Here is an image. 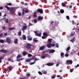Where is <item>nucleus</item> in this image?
<instances>
[{
    "label": "nucleus",
    "mask_w": 79,
    "mask_h": 79,
    "mask_svg": "<svg viewBox=\"0 0 79 79\" xmlns=\"http://www.w3.org/2000/svg\"><path fill=\"white\" fill-rule=\"evenodd\" d=\"M21 4H22V5H24V2H21Z\"/></svg>",
    "instance_id": "0e129e2a"
},
{
    "label": "nucleus",
    "mask_w": 79,
    "mask_h": 79,
    "mask_svg": "<svg viewBox=\"0 0 79 79\" xmlns=\"http://www.w3.org/2000/svg\"><path fill=\"white\" fill-rule=\"evenodd\" d=\"M42 72L43 74H47V72L45 71L44 70H42Z\"/></svg>",
    "instance_id": "b1692460"
},
{
    "label": "nucleus",
    "mask_w": 79,
    "mask_h": 79,
    "mask_svg": "<svg viewBox=\"0 0 79 79\" xmlns=\"http://www.w3.org/2000/svg\"><path fill=\"white\" fill-rule=\"evenodd\" d=\"M33 21L34 23H37V20L36 19H34L33 20Z\"/></svg>",
    "instance_id": "f704fd0d"
},
{
    "label": "nucleus",
    "mask_w": 79,
    "mask_h": 79,
    "mask_svg": "<svg viewBox=\"0 0 79 79\" xmlns=\"http://www.w3.org/2000/svg\"><path fill=\"white\" fill-rule=\"evenodd\" d=\"M7 35H8V33H5L4 34V36H7Z\"/></svg>",
    "instance_id": "09e8293b"
},
{
    "label": "nucleus",
    "mask_w": 79,
    "mask_h": 79,
    "mask_svg": "<svg viewBox=\"0 0 79 79\" xmlns=\"http://www.w3.org/2000/svg\"><path fill=\"white\" fill-rule=\"evenodd\" d=\"M46 65H47V66H50V63H47Z\"/></svg>",
    "instance_id": "680f3d73"
},
{
    "label": "nucleus",
    "mask_w": 79,
    "mask_h": 79,
    "mask_svg": "<svg viewBox=\"0 0 79 79\" xmlns=\"http://www.w3.org/2000/svg\"><path fill=\"white\" fill-rule=\"evenodd\" d=\"M22 39L23 40H26V35H23L22 36Z\"/></svg>",
    "instance_id": "a211bd4d"
},
{
    "label": "nucleus",
    "mask_w": 79,
    "mask_h": 79,
    "mask_svg": "<svg viewBox=\"0 0 79 79\" xmlns=\"http://www.w3.org/2000/svg\"><path fill=\"white\" fill-rule=\"evenodd\" d=\"M54 64V63H50V66H53Z\"/></svg>",
    "instance_id": "ea45409f"
},
{
    "label": "nucleus",
    "mask_w": 79,
    "mask_h": 79,
    "mask_svg": "<svg viewBox=\"0 0 79 79\" xmlns=\"http://www.w3.org/2000/svg\"><path fill=\"white\" fill-rule=\"evenodd\" d=\"M60 12L61 13H64V11L63 9H61L60 10Z\"/></svg>",
    "instance_id": "cd10ccee"
},
{
    "label": "nucleus",
    "mask_w": 79,
    "mask_h": 79,
    "mask_svg": "<svg viewBox=\"0 0 79 79\" xmlns=\"http://www.w3.org/2000/svg\"><path fill=\"white\" fill-rule=\"evenodd\" d=\"M55 45H56V48H58L59 47V46H58V43H56L55 44Z\"/></svg>",
    "instance_id": "c756f323"
},
{
    "label": "nucleus",
    "mask_w": 79,
    "mask_h": 79,
    "mask_svg": "<svg viewBox=\"0 0 79 79\" xmlns=\"http://www.w3.org/2000/svg\"><path fill=\"white\" fill-rule=\"evenodd\" d=\"M27 40H29V41H31L32 40V37H30V36H28L27 37Z\"/></svg>",
    "instance_id": "f8f14e48"
},
{
    "label": "nucleus",
    "mask_w": 79,
    "mask_h": 79,
    "mask_svg": "<svg viewBox=\"0 0 79 79\" xmlns=\"http://www.w3.org/2000/svg\"><path fill=\"white\" fill-rule=\"evenodd\" d=\"M66 18L68 20H69V16H66Z\"/></svg>",
    "instance_id": "79ce46f5"
},
{
    "label": "nucleus",
    "mask_w": 79,
    "mask_h": 79,
    "mask_svg": "<svg viewBox=\"0 0 79 79\" xmlns=\"http://www.w3.org/2000/svg\"><path fill=\"white\" fill-rule=\"evenodd\" d=\"M4 21L6 23H8V19H5Z\"/></svg>",
    "instance_id": "393cba45"
},
{
    "label": "nucleus",
    "mask_w": 79,
    "mask_h": 79,
    "mask_svg": "<svg viewBox=\"0 0 79 79\" xmlns=\"http://www.w3.org/2000/svg\"><path fill=\"white\" fill-rule=\"evenodd\" d=\"M4 46V45H1V48H3V47Z\"/></svg>",
    "instance_id": "052dcab7"
},
{
    "label": "nucleus",
    "mask_w": 79,
    "mask_h": 79,
    "mask_svg": "<svg viewBox=\"0 0 79 79\" xmlns=\"http://www.w3.org/2000/svg\"><path fill=\"white\" fill-rule=\"evenodd\" d=\"M2 36H3V33H1L0 34V37Z\"/></svg>",
    "instance_id": "338daca9"
},
{
    "label": "nucleus",
    "mask_w": 79,
    "mask_h": 79,
    "mask_svg": "<svg viewBox=\"0 0 79 79\" xmlns=\"http://www.w3.org/2000/svg\"><path fill=\"white\" fill-rule=\"evenodd\" d=\"M15 27H11L9 28V30L10 31H12V30H15Z\"/></svg>",
    "instance_id": "f3484780"
},
{
    "label": "nucleus",
    "mask_w": 79,
    "mask_h": 79,
    "mask_svg": "<svg viewBox=\"0 0 79 79\" xmlns=\"http://www.w3.org/2000/svg\"><path fill=\"white\" fill-rule=\"evenodd\" d=\"M11 68H12V66L9 67H8L9 70V71H11V70H12Z\"/></svg>",
    "instance_id": "72a5a7b5"
},
{
    "label": "nucleus",
    "mask_w": 79,
    "mask_h": 79,
    "mask_svg": "<svg viewBox=\"0 0 79 79\" xmlns=\"http://www.w3.org/2000/svg\"><path fill=\"white\" fill-rule=\"evenodd\" d=\"M65 56L66 57H68V56H69V54H68L67 53H66L65 55Z\"/></svg>",
    "instance_id": "c9c22d12"
},
{
    "label": "nucleus",
    "mask_w": 79,
    "mask_h": 79,
    "mask_svg": "<svg viewBox=\"0 0 79 79\" xmlns=\"http://www.w3.org/2000/svg\"><path fill=\"white\" fill-rule=\"evenodd\" d=\"M18 34H19V35L20 36H21V31H19L18 32Z\"/></svg>",
    "instance_id": "7c9ffc66"
},
{
    "label": "nucleus",
    "mask_w": 79,
    "mask_h": 79,
    "mask_svg": "<svg viewBox=\"0 0 79 79\" xmlns=\"http://www.w3.org/2000/svg\"><path fill=\"white\" fill-rule=\"evenodd\" d=\"M29 26H32V24L31 23H29Z\"/></svg>",
    "instance_id": "603ef678"
},
{
    "label": "nucleus",
    "mask_w": 79,
    "mask_h": 79,
    "mask_svg": "<svg viewBox=\"0 0 79 79\" xmlns=\"http://www.w3.org/2000/svg\"><path fill=\"white\" fill-rule=\"evenodd\" d=\"M6 42L8 44H10L11 42V40L9 37H6Z\"/></svg>",
    "instance_id": "7ed1b4c3"
},
{
    "label": "nucleus",
    "mask_w": 79,
    "mask_h": 79,
    "mask_svg": "<svg viewBox=\"0 0 79 79\" xmlns=\"http://www.w3.org/2000/svg\"><path fill=\"white\" fill-rule=\"evenodd\" d=\"M3 58V57H0V63H2V60Z\"/></svg>",
    "instance_id": "473e14b6"
},
{
    "label": "nucleus",
    "mask_w": 79,
    "mask_h": 79,
    "mask_svg": "<svg viewBox=\"0 0 79 79\" xmlns=\"http://www.w3.org/2000/svg\"><path fill=\"white\" fill-rule=\"evenodd\" d=\"M46 52H48V53H50V49H47L46 50Z\"/></svg>",
    "instance_id": "e433bc0d"
},
{
    "label": "nucleus",
    "mask_w": 79,
    "mask_h": 79,
    "mask_svg": "<svg viewBox=\"0 0 79 79\" xmlns=\"http://www.w3.org/2000/svg\"><path fill=\"white\" fill-rule=\"evenodd\" d=\"M74 34H75L74 33L72 34L71 35H70V37L74 36Z\"/></svg>",
    "instance_id": "58836bf2"
},
{
    "label": "nucleus",
    "mask_w": 79,
    "mask_h": 79,
    "mask_svg": "<svg viewBox=\"0 0 79 79\" xmlns=\"http://www.w3.org/2000/svg\"><path fill=\"white\" fill-rule=\"evenodd\" d=\"M55 52V50L54 49H51L50 50V53H53Z\"/></svg>",
    "instance_id": "2eb2a0df"
},
{
    "label": "nucleus",
    "mask_w": 79,
    "mask_h": 79,
    "mask_svg": "<svg viewBox=\"0 0 79 79\" xmlns=\"http://www.w3.org/2000/svg\"><path fill=\"white\" fill-rule=\"evenodd\" d=\"M2 28L3 30H5V29L6 27L5 26H3L2 27Z\"/></svg>",
    "instance_id": "4d7b16f0"
},
{
    "label": "nucleus",
    "mask_w": 79,
    "mask_h": 79,
    "mask_svg": "<svg viewBox=\"0 0 79 79\" xmlns=\"http://www.w3.org/2000/svg\"><path fill=\"white\" fill-rule=\"evenodd\" d=\"M35 48L34 46L33 45V44H31V47H30V50H33Z\"/></svg>",
    "instance_id": "4468645a"
},
{
    "label": "nucleus",
    "mask_w": 79,
    "mask_h": 79,
    "mask_svg": "<svg viewBox=\"0 0 79 79\" xmlns=\"http://www.w3.org/2000/svg\"><path fill=\"white\" fill-rule=\"evenodd\" d=\"M2 9H3V7H0V10H2Z\"/></svg>",
    "instance_id": "e2e57ef3"
},
{
    "label": "nucleus",
    "mask_w": 79,
    "mask_h": 79,
    "mask_svg": "<svg viewBox=\"0 0 79 79\" xmlns=\"http://www.w3.org/2000/svg\"><path fill=\"white\" fill-rule=\"evenodd\" d=\"M73 71V70L72 69H70V73H72V72Z\"/></svg>",
    "instance_id": "864d4df0"
},
{
    "label": "nucleus",
    "mask_w": 79,
    "mask_h": 79,
    "mask_svg": "<svg viewBox=\"0 0 79 79\" xmlns=\"http://www.w3.org/2000/svg\"><path fill=\"white\" fill-rule=\"evenodd\" d=\"M77 67H78L77 65V66H74V68L75 69H76V68H77Z\"/></svg>",
    "instance_id": "69168bd1"
},
{
    "label": "nucleus",
    "mask_w": 79,
    "mask_h": 79,
    "mask_svg": "<svg viewBox=\"0 0 79 79\" xmlns=\"http://www.w3.org/2000/svg\"><path fill=\"white\" fill-rule=\"evenodd\" d=\"M61 5L63 7H66V5H65V3L64 2H62L61 3Z\"/></svg>",
    "instance_id": "412c9836"
},
{
    "label": "nucleus",
    "mask_w": 79,
    "mask_h": 79,
    "mask_svg": "<svg viewBox=\"0 0 79 79\" xmlns=\"http://www.w3.org/2000/svg\"><path fill=\"white\" fill-rule=\"evenodd\" d=\"M70 41L72 42H73V43H74V40H73V39H72L71 40H70Z\"/></svg>",
    "instance_id": "c03bdc74"
},
{
    "label": "nucleus",
    "mask_w": 79,
    "mask_h": 79,
    "mask_svg": "<svg viewBox=\"0 0 79 79\" xmlns=\"http://www.w3.org/2000/svg\"><path fill=\"white\" fill-rule=\"evenodd\" d=\"M26 29H27V26L25 25L23 26V28H22L21 30L24 31V30H26Z\"/></svg>",
    "instance_id": "9b49d317"
},
{
    "label": "nucleus",
    "mask_w": 79,
    "mask_h": 79,
    "mask_svg": "<svg viewBox=\"0 0 79 79\" xmlns=\"http://www.w3.org/2000/svg\"><path fill=\"white\" fill-rule=\"evenodd\" d=\"M41 58H42L43 59H44L45 58V56H42V57H41Z\"/></svg>",
    "instance_id": "13d9d810"
},
{
    "label": "nucleus",
    "mask_w": 79,
    "mask_h": 79,
    "mask_svg": "<svg viewBox=\"0 0 79 79\" xmlns=\"http://www.w3.org/2000/svg\"><path fill=\"white\" fill-rule=\"evenodd\" d=\"M7 60H8V61H11V58H8Z\"/></svg>",
    "instance_id": "8fccbe9b"
},
{
    "label": "nucleus",
    "mask_w": 79,
    "mask_h": 79,
    "mask_svg": "<svg viewBox=\"0 0 79 79\" xmlns=\"http://www.w3.org/2000/svg\"><path fill=\"white\" fill-rule=\"evenodd\" d=\"M28 53L26 51H24L23 52V56H25V55H27Z\"/></svg>",
    "instance_id": "dca6fc26"
},
{
    "label": "nucleus",
    "mask_w": 79,
    "mask_h": 79,
    "mask_svg": "<svg viewBox=\"0 0 79 79\" xmlns=\"http://www.w3.org/2000/svg\"><path fill=\"white\" fill-rule=\"evenodd\" d=\"M70 48H70V47H68L66 49V51H69V50H70Z\"/></svg>",
    "instance_id": "c85d7f7f"
},
{
    "label": "nucleus",
    "mask_w": 79,
    "mask_h": 79,
    "mask_svg": "<svg viewBox=\"0 0 79 79\" xmlns=\"http://www.w3.org/2000/svg\"><path fill=\"white\" fill-rule=\"evenodd\" d=\"M34 33L36 36H38V37H40V36H41V35L42 34H41V33H38L37 32V31H34Z\"/></svg>",
    "instance_id": "1a4fd4ad"
},
{
    "label": "nucleus",
    "mask_w": 79,
    "mask_h": 79,
    "mask_svg": "<svg viewBox=\"0 0 79 79\" xmlns=\"http://www.w3.org/2000/svg\"><path fill=\"white\" fill-rule=\"evenodd\" d=\"M47 47H48V48H50V43H48L47 45Z\"/></svg>",
    "instance_id": "de8ad7c7"
},
{
    "label": "nucleus",
    "mask_w": 79,
    "mask_h": 79,
    "mask_svg": "<svg viewBox=\"0 0 79 79\" xmlns=\"http://www.w3.org/2000/svg\"><path fill=\"white\" fill-rule=\"evenodd\" d=\"M23 11L25 12L26 13H27L29 12V10L28 9H27L26 10H23Z\"/></svg>",
    "instance_id": "bb28decb"
},
{
    "label": "nucleus",
    "mask_w": 79,
    "mask_h": 79,
    "mask_svg": "<svg viewBox=\"0 0 79 79\" xmlns=\"http://www.w3.org/2000/svg\"><path fill=\"white\" fill-rule=\"evenodd\" d=\"M21 56L19 55H18L17 56V58H21Z\"/></svg>",
    "instance_id": "37998d69"
},
{
    "label": "nucleus",
    "mask_w": 79,
    "mask_h": 79,
    "mask_svg": "<svg viewBox=\"0 0 79 79\" xmlns=\"http://www.w3.org/2000/svg\"><path fill=\"white\" fill-rule=\"evenodd\" d=\"M6 3L7 4L5 6V8H7L8 10H9L10 13V14H13V13H14L13 8H10L7 6L8 5H9V6H11V5H12V3H11V2H10L9 3Z\"/></svg>",
    "instance_id": "f257e3e1"
},
{
    "label": "nucleus",
    "mask_w": 79,
    "mask_h": 79,
    "mask_svg": "<svg viewBox=\"0 0 79 79\" xmlns=\"http://www.w3.org/2000/svg\"><path fill=\"white\" fill-rule=\"evenodd\" d=\"M37 12H38V13H40V14H43V10L42 9H40L39 8H38L37 10Z\"/></svg>",
    "instance_id": "423d86ee"
},
{
    "label": "nucleus",
    "mask_w": 79,
    "mask_h": 79,
    "mask_svg": "<svg viewBox=\"0 0 79 79\" xmlns=\"http://www.w3.org/2000/svg\"><path fill=\"white\" fill-rule=\"evenodd\" d=\"M32 60V58H30L28 59H27L25 61L26 62H30L31 60Z\"/></svg>",
    "instance_id": "ddd939ff"
},
{
    "label": "nucleus",
    "mask_w": 79,
    "mask_h": 79,
    "mask_svg": "<svg viewBox=\"0 0 79 79\" xmlns=\"http://www.w3.org/2000/svg\"><path fill=\"white\" fill-rule=\"evenodd\" d=\"M18 15L19 16H21V14L20 13H19Z\"/></svg>",
    "instance_id": "774afa93"
},
{
    "label": "nucleus",
    "mask_w": 79,
    "mask_h": 79,
    "mask_svg": "<svg viewBox=\"0 0 79 79\" xmlns=\"http://www.w3.org/2000/svg\"><path fill=\"white\" fill-rule=\"evenodd\" d=\"M47 35H48V34L47 32H44L43 33V35L44 37H46V36H47Z\"/></svg>",
    "instance_id": "aec40b11"
},
{
    "label": "nucleus",
    "mask_w": 79,
    "mask_h": 79,
    "mask_svg": "<svg viewBox=\"0 0 79 79\" xmlns=\"http://www.w3.org/2000/svg\"><path fill=\"white\" fill-rule=\"evenodd\" d=\"M36 58L35 56H33L32 58L33 60H34V58Z\"/></svg>",
    "instance_id": "6e6d98bb"
},
{
    "label": "nucleus",
    "mask_w": 79,
    "mask_h": 79,
    "mask_svg": "<svg viewBox=\"0 0 79 79\" xmlns=\"http://www.w3.org/2000/svg\"><path fill=\"white\" fill-rule=\"evenodd\" d=\"M0 52L4 53H6L8 52V50L3 49L0 50Z\"/></svg>",
    "instance_id": "39448f33"
},
{
    "label": "nucleus",
    "mask_w": 79,
    "mask_h": 79,
    "mask_svg": "<svg viewBox=\"0 0 79 79\" xmlns=\"http://www.w3.org/2000/svg\"><path fill=\"white\" fill-rule=\"evenodd\" d=\"M5 42L4 41V40H2V39H1L0 40V43H1V44H3Z\"/></svg>",
    "instance_id": "4be33fe9"
},
{
    "label": "nucleus",
    "mask_w": 79,
    "mask_h": 79,
    "mask_svg": "<svg viewBox=\"0 0 79 79\" xmlns=\"http://www.w3.org/2000/svg\"><path fill=\"white\" fill-rule=\"evenodd\" d=\"M45 48V46L44 45L41 46L39 49V51L43 50Z\"/></svg>",
    "instance_id": "6e6552de"
},
{
    "label": "nucleus",
    "mask_w": 79,
    "mask_h": 79,
    "mask_svg": "<svg viewBox=\"0 0 79 79\" xmlns=\"http://www.w3.org/2000/svg\"><path fill=\"white\" fill-rule=\"evenodd\" d=\"M32 44L28 43L26 45V48L28 49H30Z\"/></svg>",
    "instance_id": "0eeeda50"
},
{
    "label": "nucleus",
    "mask_w": 79,
    "mask_h": 79,
    "mask_svg": "<svg viewBox=\"0 0 79 79\" xmlns=\"http://www.w3.org/2000/svg\"><path fill=\"white\" fill-rule=\"evenodd\" d=\"M33 40L35 42H37V40H36V38H34Z\"/></svg>",
    "instance_id": "2f4dec72"
},
{
    "label": "nucleus",
    "mask_w": 79,
    "mask_h": 79,
    "mask_svg": "<svg viewBox=\"0 0 79 79\" xmlns=\"http://www.w3.org/2000/svg\"><path fill=\"white\" fill-rule=\"evenodd\" d=\"M18 40L17 39H16L15 40L14 43H15V44H18Z\"/></svg>",
    "instance_id": "6ab92c4d"
},
{
    "label": "nucleus",
    "mask_w": 79,
    "mask_h": 79,
    "mask_svg": "<svg viewBox=\"0 0 79 79\" xmlns=\"http://www.w3.org/2000/svg\"><path fill=\"white\" fill-rule=\"evenodd\" d=\"M35 63V61H34V62L31 63L30 64V65H32V64H34V63Z\"/></svg>",
    "instance_id": "a18cd8bd"
},
{
    "label": "nucleus",
    "mask_w": 79,
    "mask_h": 79,
    "mask_svg": "<svg viewBox=\"0 0 79 79\" xmlns=\"http://www.w3.org/2000/svg\"><path fill=\"white\" fill-rule=\"evenodd\" d=\"M67 64H71L73 63L72 60H68L66 61Z\"/></svg>",
    "instance_id": "20e7f679"
},
{
    "label": "nucleus",
    "mask_w": 79,
    "mask_h": 79,
    "mask_svg": "<svg viewBox=\"0 0 79 79\" xmlns=\"http://www.w3.org/2000/svg\"><path fill=\"white\" fill-rule=\"evenodd\" d=\"M27 76H30L31 75V74L29 73H27Z\"/></svg>",
    "instance_id": "3c124183"
},
{
    "label": "nucleus",
    "mask_w": 79,
    "mask_h": 79,
    "mask_svg": "<svg viewBox=\"0 0 79 79\" xmlns=\"http://www.w3.org/2000/svg\"><path fill=\"white\" fill-rule=\"evenodd\" d=\"M52 40H53V39H50V48H51V47H55V44H52L51 42H52Z\"/></svg>",
    "instance_id": "f03ea898"
},
{
    "label": "nucleus",
    "mask_w": 79,
    "mask_h": 79,
    "mask_svg": "<svg viewBox=\"0 0 79 79\" xmlns=\"http://www.w3.org/2000/svg\"><path fill=\"white\" fill-rule=\"evenodd\" d=\"M43 18L44 17L43 16H39L38 18V21H42L43 20Z\"/></svg>",
    "instance_id": "9d476101"
},
{
    "label": "nucleus",
    "mask_w": 79,
    "mask_h": 79,
    "mask_svg": "<svg viewBox=\"0 0 79 79\" xmlns=\"http://www.w3.org/2000/svg\"><path fill=\"white\" fill-rule=\"evenodd\" d=\"M38 74L40 75H42V73L40 71L38 72Z\"/></svg>",
    "instance_id": "49530a36"
},
{
    "label": "nucleus",
    "mask_w": 79,
    "mask_h": 79,
    "mask_svg": "<svg viewBox=\"0 0 79 79\" xmlns=\"http://www.w3.org/2000/svg\"><path fill=\"white\" fill-rule=\"evenodd\" d=\"M23 60V58H21V59H19L17 58L16 59V61H21Z\"/></svg>",
    "instance_id": "5701e85b"
},
{
    "label": "nucleus",
    "mask_w": 79,
    "mask_h": 79,
    "mask_svg": "<svg viewBox=\"0 0 79 79\" xmlns=\"http://www.w3.org/2000/svg\"><path fill=\"white\" fill-rule=\"evenodd\" d=\"M72 24H75V22L74 21V20H72Z\"/></svg>",
    "instance_id": "bf43d9fd"
},
{
    "label": "nucleus",
    "mask_w": 79,
    "mask_h": 79,
    "mask_svg": "<svg viewBox=\"0 0 79 79\" xmlns=\"http://www.w3.org/2000/svg\"><path fill=\"white\" fill-rule=\"evenodd\" d=\"M32 55L31 54H28V58H29V57H31V56H32Z\"/></svg>",
    "instance_id": "4c0bfd02"
},
{
    "label": "nucleus",
    "mask_w": 79,
    "mask_h": 79,
    "mask_svg": "<svg viewBox=\"0 0 79 79\" xmlns=\"http://www.w3.org/2000/svg\"><path fill=\"white\" fill-rule=\"evenodd\" d=\"M51 23L50 24H53V23H54V21H51Z\"/></svg>",
    "instance_id": "5fc2aeb1"
},
{
    "label": "nucleus",
    "mask_w": 79,
    "mask_h": 79,
    "mask_svg": "<svg viewBox=\"0 0 79 79\" xmlns=\"http://www.w3.org/2000/svg\"><path fill=\"white\" fill-rule=\"evenodd\" d=\"M64 55V54L63 52H61L60 53V56L61 57H63Z\"/></svg>",
    "instance_id": "a878e982"
},
{
    "label": "nucleus",
    "mask_w": 79,
    "mask_h": 79,
    "mask_svg": "<svg viewBox=\"0 0 79 79\" xmlns=\"http://www.w3.org/2000/svg\"><path fill=\"white\" fill-rule=\"evenodd\" d=\"M33 17H34V18H36L37 17V15H33Z\"/></svg>",
    "instance_id": "a19ab883"
}]
</instances>
